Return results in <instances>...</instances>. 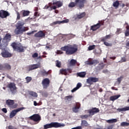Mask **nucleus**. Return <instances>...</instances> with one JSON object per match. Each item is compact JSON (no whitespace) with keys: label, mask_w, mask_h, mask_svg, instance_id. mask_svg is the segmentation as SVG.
Here are the masks:
<instances>
[{"label":"nucleus","mask_w":129,"mask_h":129,"mask_svg":"<svg viewBox=\"0 0 129 129\" xmlns=\"http://www.w3.org/2000/svg\"><path fill=\"white\" fill-rule=\"evenodd\" d=\"M26 24V22L24 20H20L18 22L16 25V28L14 31L16 35H22L24 32L29 30L28 27L24 26Z\"/></svg>","instance_id":"obj_1"},{"label":"nucleus","mask_w":129,"mask_h":129,"mask_svg":"<svg viewBox=\"0 0 129 129\" xmlns=\"http://www.w3.org/2000/svg\"><path fill=\"white\" fill-rule=\"evenodd\" d=\"M62 51H65L67 55H72L78 51L77 44L69 45L61 47Z\"/></svg>","instance_id":"obj_2"},{"label":"nucleus","mask_w":129,"mask_h":129,"mask_svg":"<svg viewBox=\"0 0 129 129\" xmlns=\"http://www.w3.org/2000/svg\"><path fill=\"white\" fill-rule=\"evenodd\" d=\"M86 3V0H75V2H71L69 4V8H75L77 7L79 9H83L84 5Z\"/></svg>","instance_id":"obj_3"},{"label":"nucleus","mask_w":129,"mask_h":129,"mask_svg":"<svg viewBox=\"0 0 129 129\" xmlns=\"http://www.w3.org/2000/svg\"><path fill=\"white\" fill-rule=\"evenodd\" d=\"M100 110L99 108H97L96 107L92 108L91 109L87 110V113H89V114H86V115H81L80 116L81 118L82 119H85L87 118L88 117H90L92 116V115H94L95 113H97L99 112Z\"/></svg>","instance_id":"obj_4"},{"label":"nucleus","mask_w":129,"mask_h":129,"mask_svg":"<svg viewBox=\"0 0 129 129\" xmlns=\"http://www.w3.org/2000/svg\"><path fill=\"white\" fill-rule=\"evenodd\" d=\"M61 126H65V124L57 122H52L50 123L44 125L43 127L44 129L52 128V127L57 128L58 127H61Z\"/></svg>","instance_id":"obj_5"},{"label":"nucleus","mask_w":129,"mask_h":129,"mask_svg":"<svg viewBox=\"0 0 129 129\" xmlns=\"http://www.w3.org/2000/svg\"><path fill=\"white\" fill-rule=\"evenodd\" d=\"M11 46L15 51H17L19 53H24L25 52V49H26V47L24 46L18 44L16 42L12 43Z\"/></svg>","instance_id":"obj_6"},{"label":"nucleus","mask_w":129,"mask_h":129,"mask_svg":"<svg viewBox=\"0 0 129 129\" xmlns=\"http://www.w3.org/2000/svg\"><path fill=\"white\" fill-rule=\"evenodd\" d=\"M30 11H27V10H22L20 12V13L17 11L16 14H17V20H20L21 19V15L22 17H28L30 15Z\"/></svg>","instance_id":"obj_7"},{"label":"nucleus","mask_w":129,"mask_h":129,"mask_svg":"<svg viewBox=\"0 0 129 129\" xmlns=\"http://www.w3.org/2000/svg\"><path fill=\"white\" fill-rule=\"evenodd\" d=\"M6 104L8 105V107L14 109L15 108H17L18 107V104H15V100L8 99L6 100Z\"/></svg>","instance_id":"obj_8"},{"label":"nucleus","mask_w":129,"mask_h":129,"mask_svg":"<svg viewBox=\"0 0 129 129\" xmlns=\"http://www.w3.org/2000/svg\"><path fill=\"white\" fill-rule=\"evenodd\" d=\"M7 88H9L12 94L17 93V86L14 83H10L7 85Z\"/></svg>","instance_id":"obj_9"},{"label":"nucleus","mask_w":129,"mask_h":129,"mask_svg":"<svg viewBox=\"0 0 129 129\" xmlns=\"http://www.w3.org/2000/svg\"><path fill=\"white\" fill-rule=\"evenodd\" d=\"M30 120H33L35 122L39 123L41 120V116L39 114H34L33 115L29 117Z\"/></svg>","instance_id":"obj_10"},{"label":"nucleus","mask_w":129,"mask_h":129,"mask_svg":"<svg viewBox=\"0 0 129 129\" xmlns=\"http://www.w3.org/2000/svg\"><path fill=\"white\" fill-rule=\"evenodd\" d=\"M23 109H25V107H22L19 108H17L16 109L12 110L9 115L10 118H13V117L16 116L17 115V113L19 112V111H21V110H23Z\"/></svg>","instance_id":"obj_11"},{"label":"nucleus","mask_w":129,"mask_h":129,"mask_svg":"<svg viewBox=\"0 0 129 129\" xmlns=\"http://www.w3.org/2000/svg\"><path fill=\"white\" fill-rule=\"evenodd\" d=\"M98 81H99V79L96 77H90L87 79V83L90 84V85L93 84V83H96V82H98Z\"/></svg>","instance_id":"obj_12"},{"label":"nucleus","mask_w":129,"mask_h":129,"mask_svg":"<svg viewBox=\"0 0 129 129\" xmlns=\"http://www.w3.org/2000/svg\"><path fill=\"white\" fill-rule=\"evenodd\" d=\"M42 85L43 89H47L50 86V80L49 78H45L42 81Z\"/></svg>","instance_id":"obj_13"},{"label":"nucleus","mask_w":129,"mask_h":129,"mask_svg":"<svg viewBox=\"0 0 129 129\" xmlns=\"http://www.w3.org/2000/svg\"><path fill=\"white\" fill-rule=\"evenodd\" d=\"M10 16L9 12L3 10H0V18L1 19H7V17H10Z\"/></svg>","instance_id":"obj_14"},{"label":"nucleus","mask_w":129,"mask_h":129,"mask_svg":"<svg viewBox=\"0 0 129 129\" xmlns=\"http://www.w3.org/2000/svg\"><path fill=\"white\" fill-rule=\"evenodd\" d=\"M81 106V104L79 102H76L75 104L74 107L72 108L73 112H75V113H77V112H79V109Z\"/></svg>","instance_id":"obj_15"},{"label":"nucleus","mask_w":129,"mask_h":129,"mask_svg":"<svg viewBox=\"0 0 129 129\" xmlns=\"http://www.w3.org/2000/svg\"><path fill=\"white\" fill-rule=\"evenodd\" d=\"M45 36L46 34L42 30L38 31L34 35L35 38H38L39 39H43V38H45Z\"/></svg>","instance_id":"obj_16"},{"label":"nucleus","mask_w":129,"mask_h":129,"mask_svg":"<svg viewBox=\"0 0 129 129\" xmlns=\"http://www.w3.org/2000/svg\"><path fill=\"white\" fill-rule=\"evenodd\" d=\"M41 64H31L28 66V71H32V70H35V69H38V68H41Z\"/></svg>","instance_id":"obj_17"},{"label":"nucleus","mask_w":129,"mask_h":129,"mask_svg":"<svg viewBox=\"0 0 129 129\" xmlns=\"http://www.w3.org/2000/svg\"><path fill=\"white\" fill-rule=\"evenodd\" d=\"M104 24L103 22H101L100 23H97L96 25H94L93 26H92L91 27V30H92V31H96V30L100 28V27H101V26H103Z\"/></svg>","instance_id":"obj_18"},{"label":"nucleus","mask_w":129,"mask_h":129,"mask_svg":"<svg viewBox=\"0 0 129 129\" xmlns=\"http://www.w3.org/2000/svg\"><path fill=\"white\" fill-rule=\"evenodd\" d=\"M1 55L4 58H11V57L13 56V54H12V53H10V52L7 50L3 51L1 53Z\"/></svg>","instance_id":"obj_19"},{"label":"nucleus","mask_w":129,"mask_h":129,"mask_svg":"<svg viewBox=\"0 0 129 129\" xmlns=\"http://www.w3.org/2000/svg\"><path fill=\"white\" fill-rule=\"evenodd\" d=\"M52 5H55L58 8H61L63 6V2L61 1H57V0H53L52 2Z\"/></svg>","instance_id":"obj_20"},{"label":"nucleus","mask_w":129,"mask_h":129,"mask_svg":"<svg viewBox=\"0 0 129 129\" xmlns=\"http://www.w3.org/2000/svg\"><path fill=\"white\" fill-rule=\"evenodd\" d=\"M60 73L63 75H67L68 73H70V69H62L60 70Z\"/></svg>","instance_id":"obj_21"},{"label":"nucleus","mask_w":129,"mask_h":129,"mask_svg":"<svg viewBox=\"0 0 129 129\" xmlns=\"http://www.w3.org/2000/svg\"><path fill=\"white\" fill-rule=\"evenodd\" d=\"M86 15V14H85V12L82 13L79 15H77V17L75 18V19L76 20V21H78V20H80L84 18Z\"/></svg>","instance_id":"obj_22"},{"label":"nucleus","mask_w":129,"mask_h":129,"mask_svg":"<svg viewBox=\"0 0 129 129\" xmlns=\"http://www.w3.org/2000/svg\"><path fill=\"white\" fill-rule=\"evenodd\" d=\"M3 40L6 41V42H10L12 40V35L10 33L6 34Z\"/></svg>","instance_id":"obj_23"},{"label":"nucleus","mask_w":129,"mask_h":129,"mask_svg":"<svg viewBox=\"0 0 129 129\" xmlns=\"http://www.w3.org/2000/svg\"><path fill=\"white\" fill-rule=\"evenodd\" d=\"M69 22V20L66 19L64 20H62L61 21H55V22H53L52 24L54 25H57V24L60 25V24H64V23H68Z\"/></svg>","instance_id":"obj_24"},{"label":"nucleus","mask_w":129,"mask_h":129,"mask_svg":"<svg viewBox=\"0 0 129 129\" xmlns=\"http://www.w3.org/2000/svg\"><path fill=\"white\" fill-rule=\"evenodd\" d=\"M4 70H8L10 71L12 69V66L9 63H4Z\"/></svg>","instance_id":"obj_25"},{"label":"nucleus","mask_w":129,"mask_h":129,"mask_svg":"<svg viewBox=\"0 0 129 129\" xmlns=\"http://www.w3.org/2000/svg\"><path fill=\"white\" fill-rule=\"evenodd\" d=\"M119 97H120V95L112 96L110 97V100H111V101H114V100H116V99H118Z\"/></svg>","instance_id":"obj_26"},{"label":"nucleus","mask_w":129,"mask_h":129,"mask_svg":"<svg viewBox=\"0 0 129 129\" xmlns=\"http://www.w3.org/2000/svg\"><path fill=\"white\" fill-rule=\"evenodd\" d=\"M78 76H79V77H81L82 78H84V77H85V76L86 75V72H81V73H78L77 74Z\"/></svg>","instance_id":"obj_27"},{"label":"nucleus","mask_w":129,"mask_h":129,"mask_svg":"<svg viewBox=\"0 0 129 129\" xmlns=\"http://www.w3.org/2000/svg\"><path fill=\"white\" fill-rule=\"evenodd\" d=\"M48 74H49V72H46L45 70L40 71L41 76H48Z\"/></svg>","instance_id":"obj_28"},{"label":"nucleus","mask_w":129,"mask_h":129,"mask_svg":"<svg viewBox=\"0 0 129 129\" xmlns=\"http://www.w3.org/2000/svg\"><path fill=\"white\" fill-rule=\"evenodd\" d=\"M77 63V61L75 59H71L70 61V66H75L76 65V63Z\"/></svg>","instance_id":"obj_29"},{"label":"nucleus","mask_w":129,"mask_h":129,"mask_svg":"<svg viewBox=\"0 0 129 129\" xmlns=\"http://www.w3.org/2000/svg\"><path fill=\"white\" fill-rule=\"evenodd\" d=\"M72 98H73V96L72 95L67 96L64 97V100H67V101H71Z\"/></svg>","instance_id":"obj_30"},{"label":"nucleus","mask_w":129,"mask_h":129,"mask_svg":"<svg viewBox=\"0 0 129 129\" xmlns=\"http://www.w3.org/2000/svg\"><path fill=\"white\" fill-rule=\"evenodd\" d=\"M29 95L33 96V97H38V94L35 92L30 91L29 92Z\"/></svg>","instance_id":"obj_31"},{"label":"nucleus","mask_w":129,"mask_h":129,"mask_svg":"<svg viewBox=\"0 0 129 129\" xmlns=\"http://www.w3.org/2000/svg\"><path fill=\"white\" fill-rule=\"evenodd\" d=\"M82 126H88V122L85 120H82L81 122Z\"/></svg>","instance_id":"obj_32"},{"label":"nucleus","mask_w":129,"mask_h":129,"mask_svg":"<svg viewBox=\"0 0 129 129\" xmlns=\"http://www.w3.org/2000/svg\"><path fill=\"white\" fill-rule=\"evenodd\" d=\"M124 35L125 37H128L129 36V26L127 25L126 27V31L124 32Z\"/></svg>","instance_id":"obj_33"},{"label":"nucleus","mask_w":129,"mask_h":129,"mask_svg":"<svg viewBox=\"0 0 129 129\" xmlns=\"http://www.w3.org/2000/svg\"><path fill=\"white\" fill-rule=\"evenodd\" d=\"M108 123H113L114 122H117V119H112L107 120Z\"/></svg>","instance_id":"obj_34"},{"label":"nucleus","mask_w":129,"mask_h":129,"mask_svg":"<svg viewBox=\"0 0 129 129\" xmlns=\"http://www.w3.org/2000/svg\"><path fill=\"white\" fill-rule=\"evenodd\" d=\"M118 6H119V2L118 1L113 2V7L114 8H118Z\"/></svg>","instance_id":"obj_35"},{"label":"nucleus","mask_w":129,"mask_h":129,"mask_svg":"<svg viewBox=\"0 0 129 129\" xmlns=\"http://www.w3.org/2000/svg\"><path fill=\"white\" fill-rule=\"evenodd\" d=\"M129 123L127 122H122L120 123V126H128Z\"/></svg>","instance_id":"obj_36"},{"label":"nucleus","mask_w":129,"mask_h":129,"mask_svg":"<svg viewBox=\"0 0 129 129\" xmlns=\"http://www.w3.org/2000/svg\"><path fill=\"white\" fill-rule=\"evenodd\" d=\"M119 111H126V110H129V106L123 108L119 109Z\"/></svg>","instance_id":"obj_37"},{"label":"nucleus","mask_w":129,"mask_h":129,"mask_svg":"<svg viewBox=\"0 0 129 129\" xmlns=\"http://www.w3.org/2000/svg\"><path fill=\"white\" fill-rule=\"evenodd\" d=\"M122 31V29L120 28H117L116 31L115 32V34L119 35V34H121Z\"/></svg>","instance_id":"obj_38"},{"label":"nucleus","mask_w":129,"mask_h":129,"mask_svg":"<svg viewBox=\"0 0 129 129\" xmlns=\"http://www.w3.org/2000/svg\"><path fill=\"white\" fill-rule=\"evenodd\" d=\"M25 79L26 80V83H29V82L32 81V77H27Z\"/></svg>","instance_id":"obj_39"},{"label":"nucleus","mask_w":129,"mask_h":129,"mask_svg":"<svg viewBox=\"0 0 129 129\" xmlns=\"http://www.w3.org/2000/svg\"><path fill=\"white\" fill-rule=\"evenodd\" d=\"M94 63V60H89L86 62V64H87V65H93Z\"/></svg>","instance_id":"obj_40"},{"label":"nucleus","mask_w":129,"mask_h":129,"mask_svg":"<svg viewBox=\"0 0 129 129\" xmlns=\"http://www.w3.org/2000/svg\"><path fill=\"white\" fill-rule=\"evenodd\" d=\"M104 64H102L101 66H98L97 67V70H98L99 71H100V70H102L104 68Z\"/></svg>","instance_id":"obj_41"},{"label":"nucleus","mask_w":129,"mask_h":129,"mask_svg":"<svg viewBox=\"0 0 129 129\" xmlns=\"http://www.w3.org/2000/svg\"><path fill=\"white\" fill-rule=\"evenodd\" d=\"M94 49H95V45H90L88 47L89 51H91V50H94Z\"/></svg>","instance_id":"obj_42"},{"label":"nucleus","mask_w":129,"mask_h":129,"mask_svg":"<svg viewBox=\"0 0 129 129\" xmlns=\"http://www.w3.org/2000/svg\"><path fill=\"white\" fill-rule=\"evenodd\" d=\"M56 67H58V68H61V61H59V60L56 61Z\"/></svg>","instance_id":"obj_43"},{"label":"nucleus","mask_w":129,"mask_h":129,"mask_svg":"<svg viewBox=\"0 0 129 129\" xmlns=\"http://www.w3.org/2000/svg\"><path fill=\"white\" fill-rule=\"evenodd\" d=\"M106 41H107V38H106V36L103 37L101 38V42H106Z\"/></svg>","instance_id":"obj_44"},{"label":"nucleus","mask_w":129,"mask_h":129,"mask_svg":"<svg viewBox=\"0 0 129 129\" xmlns=\"http://www.w3.org/2000/svg\"><path fill=\"white\" fill-rule=\"evenodd\" d=\"M104 44L105 46H109V47H111L112 46V44L111 43H109L108 42L105 41L104 42Z\"/></svg>","instance_id":"obj_45"},{"label":"nucleus","mask_w":129,"mask_h":129,"mask_svg":"<svg viewBox=\"0 0 129 129\" xmlns=\"http://www.w3.org/2000/svg\"><path fill=\"white\" fill-rule=\"evenodd\" d=\"M81 86H82V84L81 83H78L77 84V86L76 87L78 89H79V88H80V87H81Z\"/></svg>","instance_id":"obj_46"},{"label":"nucleus","mask_w":129,"mask_h":129,"mask_svg":"<svg viewBox=\"0 0 129 129\" xmlns=\"http://www.w3.org/2000/svg\"><path fill=\"white\" fill-rule=\"evenodd\" d=\"M122 78H123V77L121 76L120 78H118L117 79V81H118L119 84H120V82H121V80H122Z\"/></svg>","instance_id":"obj_47"},{"label":"nucleus","mask_w":129,"mask_h":129,"mask_svg":"<svg viewBox=\"0 0 129 129\" xmlns=\"http://www.w3.org/2000/svg\"><path fill=\"white\" fill-rule=\"evenodd\" d=\"M38 53L35 52L34 53L33 55H32V57L33 58H37V57H38Z\"/></svg>","instance_id":"obj_48"},{"label":"nucleus","mask_w":129,"mask_h":129,"mask_svg":"<svg viewBox=\"0 0 129 129\" xmlns=\"http://www.w3.org/2000/svg\"><path fill=\"white\" fill-rule=\"evenodd\" d=\"M105 37L107 38V39H110V38L112 37V35H111V34H109V35H106Z\"/></svg>","instance_id":"obj_49"},{"label":"nucleus","mask_w":129,"mask_h":129,"mask_svg":"<svg viewBox=\"0 0 129 129\" xmlns=\"http://www.w3.org/2000/svg\"><path fill=\"white\" fill-rule=\"evenodd\" d=\"M2 111L4 112V113H7V112H8V110H7V108H4L2 109Z\"/></svg>","instance_id":"obj_50"},{"label":"nucleus","mask_w":129,"mask_h":129,"mask_svg":"<svg viewBox=\"0 0 129 129\" xmlns=\"http://www.w3.org/2000/svg\"><path fill=\"white\" fill-rule=\"evenodd\" d=\"M126 58H125V57H121V62H126Z\"/></svg>","instance_id":"obj_51"},{"label":"nucleus","mask_w":129,"mask_h":129,"mask_svg":"<svg viewBox=\"0 0 129 129\" xmlns=\"http://www.w3.org/2000/svg\"><path fill=\"white\" fill-rule=\"evenodd\" d=\"M109 71H108L107 69L106 70H104L102 71V73H104V74H106V73H108Z\"/></svg>","instance_id":"obj_52"},{"label":"nucleus","mask_w":129,"mask_h":129,"mask_svg":"<svg viewBox=\"0 0 129 129\" xmlns=\"http://www.w3.org/2000/svg\"><path fill=\"white\" fill-rule=\"evenodd\" d=\"M77 90H78V89L75 87L73 90H72L71 92L73 93V92H75V91H76Z\"/></svg>","instance_id":"obj_53"},{"label":"nucleus","mask_w":129,"mask_h":129,"mask_svg":"<svg viewBox=\"0 0 129 129\" xmlns=\"http://www.w3.org/2000/svg\"><path fill=\"white\" fill-rule=\"evenodd\" d=\"M0 70H5V67H4V64L0 65Z\"/></svg>","instance_id":"obj_54"},{"label":"nucleus","mask_w":129,"mask_h":129,"mask_svg":"<svg viewBox=\"0 0 129 129\" xmlns=\"http://www.w3.org/2000/svg\"><path fill=\"white\" fill-rule=\"evenodd\" d=\"M51 9L52 10H56L57 9V7L55 6H53L51 7Z\"/></svg>","instance_id":"obj_55"},{"label":"nucleus","mask_w":129,"mask_h":129,"mask_svg":"<svg viewBox=\"0 0 129 129\" xmlns=\"http://www.w3.org/2000/svg\"><path fill=\"white\" fill-rule=\"evenodd\" d=\"M57 54H63V52H62L61 50H57Z\"/></svg>","instance_id":"obj_56"},{"label":"nucleus","mask_w":129,"mask_h":129,"mask_svg":"<svg viewBox=\"0 0 129 129\" xmlns=\"http://www.w3.org/2000/svg\"><path fill=\"white\" fill-rule=\"evenodd\" d=\"M49 8H50V6L46 5L44 7V9H45L46 10H48V9H49Z\"/></svg>","instance_id":"obj_57"},{"label":"nucleus","mask_w":129,"mask_h":129,"mask_svg":"<svg viewBox=\"0 0 129 129\" xmlns=\"http://www.w3.org/2000/svg\"><path fill=\"white\" fill-rule=\"evenodd\" d=\"M126 46L128 48V49H129V41H127L126 43Z\"/></svg>","instance_id":"obj_58"},{"label":"nucleus","mask_w":129,"mask_h":129,"mask_svg":"<svg viewBox=\"0 0 129 129\" xmlns=\"http://www.w3.org/2000/svg\"><path fill=\"white\" fill-rule=\"evenodd\" d=\"M42 95H43L44 96H48V94L47 93H42Z\"/></svg>","instance_id":"obj_59"},{"label":"nucleus","mask_w":129,"mask_h":129,"mask_svg":"<svg viewBox=\"0 0 129 129\" xmlns=\"http://www.w3.org/2000/svg\"><path fill=\"white\" fill-rule=\"evenodd\" d=\"M34 16H35V17H39V14H38V12H35V13H34Z\"/></svg>","instance_id":"obj_60"},{"label":"nucleus","mask_w":129,"mask_h":129,"mask_svg":"<svg viewBox=\"0 0 129 129\" xmlns=\"http://www.w3.org/2000/svg\"><path fill=\"white\" fill-rule=\"evenodd\" d=\"M38 105V103H37V102L36 101H34V106H37Z\"/></svg>","instance_id":"obj_61"},{"label":"nucleus","mask_w":129,"mask_h":129,"mask_svg":"<svg viewBox=\"0 0 129 129\" xmlns=\"http://www.w3.org/2000/svg\"><path fill=\"white\" fill-rule=\"evenodd\" d=\"M116 58V57L113 56V57H110V59H112V60H115Z\"/></svg>","instance_id":"obj_62"},{"label":"nucleus","mask_w":129,"mask_h":129,"mask_svg":"<svg viewBox=\"0 0 129 129\" xmlns=\"http://www.w3.org/2000/svg\"><path fill=\"white\" fill-rule=\"evenodd\" d=\"M96 54H97L98 55H100V54H101V50H100V52H96Z\"/></svg>","instance_id":"obj_63"},{"label":"nucleus","mask_w":129,"mask_h":129,"mask_svg":"<svg viewBox=\"0 0 129 129\" xmlns=\"http://www.w3.org/2000/svg\"><path fill=\"white\" fill-rule=\"evenodd\" d=\"M31 34L32 33H27L28 36H30V35H31Z\"/></svg>","instance_id":"obj_64"}]
</instances>
